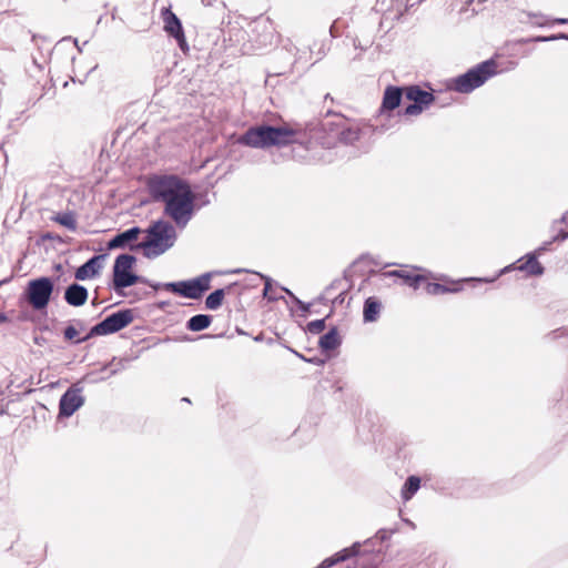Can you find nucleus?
<instances>
[{"mask_svg":"<svg viewBox=\"0 0 568 568\" xmlns=\"http://www.w3.org/2000/svg\"><path fill=\"white\" fill-rule=\"evenodd\" d=\"M146 187L154 201L164 203V213L178 226L184 227L192 219L195 195L190 184L175 174H152Z\"/></svg>","mask_w":568,"mask_h":568,"instance_id":"f257e3e1","label":"nucleus"},{"mask_svg":"<svg viewBox=\"0 0 568 568\" xmlns=\"http://www.w3.org/2000/svg\"><path fill=\"white\" fill-rule=\"evenodd\" d=\"M498 72L497 62L489 59L469 69L466 73L452 79L447 87L455 92L467 94L481 87Z\"/></svg>","mask_w":568,"mask_h":568,"instance_id":"f03ea898","label":"nucleus"},{"mask_svg":"<svg viewBox=\"0 0 568 568\" xmlns=\"http://www.w3.org/2000/svg\"><path fill=\"white\" fill-rule=\"evenodd\" d=\"M133 320L134 314L132 310H121L116 313L109 315L102 322L94 325L91 328L90 333L85 337H83V339H79L78 342H84L92 336L116 333L122 328L126 327L128 325H130L133 322Z\"/></svg>","mask_w":568,"mask_h":568,"instance_id":"7ed1b4c3","label":"nucleus"},{"mask_svg":"<svg viewBox=\"0 0 568 568\" xmlns=\"http://www.w3.org/2000/svg\"><path fill=\"white\" fill-rule=\"evenodd\" d=\"M53 283L49 277H39L28 283L26 295L28 303L34 310H43L50 302Z\"/></svg>","mask_w":568,"mask_h":568,"instance_id":"20e7f679","label":"nucleus"},{"mask_svg":"<svg viewBox=\"0 0 568 568\" xmlns=\"http://www.w3.org/2000/svg\"><path fill=\"white\" fill-rule=\"evenodd\" d=\"M405 98L412 101L403 111L406 116H417L435 102V95L432 91L423 90L416 84L405 87Z\"/></svg>","mask_w":568,"mask_h":568,"instance_id":"39448f33","label":"nucleus"},{"mask_svg":"<svg viewBox=\"0 0 568 568\" xmlns=\"http://www.w3.org/2000/svg\"><path fill=\"white\" fill-rule=\"evenodd\" d=\"M135 257L129 254H121L116 257L113 266V286L115 291L134 285L139 276L132 273Z\"/></svg>","mask_w":568,"mask_h":568,"instance_id":"423d86ee","label":"nucleus"},{"mask_svg":"<svg viewBox=\"0 0 568 568\" xmlns=\"http://www.w3.org/2000/svg\"><path fill=\"white\" fill-rule=\"evenodd\" d=\"M210 288V276L202 275L191 281H182L165 284V290L174 294L187 297L200 298Z\"/></svg>","mask_w":568,"mask_h":568,"instance_id":"0eeeda50","label":"nucleus"},{"mask_svg":"<svg viewBox=\"0 0 568 568\" xmlns=\"http://www.w3.org/2000/svg\"><path fill=\"white\" fill-rule=\"evenodd\" d=\"M148 237L140 244L141 247H153L164 245L169 247L172 245V240L175 237L174 227L165 221H156L146 230Z\"/></svg>","mask_w":568,"mask_h":568,"instance_id":"6e6552de","label":"nucleus"},{"mask_svg":"<svg viewBox=\"0 0 568 568\" xmlns=\"http://www.w3.org/2000/svg\"><path fill=\"white\" fill-rule=\"evenodd\" d=\"M161 18L164 23V31L178 41V44L183 52H187L189 45L182 28V23L176 14L171 10L170 7H166L162 8Z\"/></svg>","mask_w":568,"mask_h":568,"instance_id":"1a4fd4ad","label":"nucleus"},{"mask_svg":"<svg viewBox=\"0 0 568 568\" xmlns=\"http://www.w3.org/2000/svg\"><path fill=\"white\" fill-rule=\"evenodd\" d=\"M83 387L80 383L73 384L61 397L59 403V416L70 417L84 403Z\"/></svg>","mask_w":568,"mask_h":568,"instance_id":"9d476101","label":"nucleus"},{"mask_svg":"<svg viewBox=\"0 0 568 568\" xmlns=\"http://www.w3.org/2000/svg\"><path fill=\"white\" fill-rule=\"evenodd\" d=\"M270 139V125H260L250 128L237 142L250 148L268 149L271 148Z\"/></svg>","mask_w":568,"mask_h":568,"instance_id":"9b49d317","label":"nucleus"},{"mask_svg":"<svg viewBox=\"0 0 568 568\" xmlns=\"http://www.w3.org/2000/svg\"><path fill=\"white\" fill-rule=\"evenodd\" d=\"M383 277H396L402 280L404 285L417 290L423 283L429 280V276L422 273L418 267H403L399 270L388 271L382 273Z\"/></svg>","mask_w":568,"mask_h":568,"instance_id":"f8f14e48","label":"nucleus"},{"mask_svg":"<svg viewBox=\"0 0 568 568\" xmlns=\"http://www.w3.org/2000/svg\"><path fill=\"white\" fill-rule=\"evenodd\" d=\"M331 131L339 129L338 139L341 142L351 144L359 139L361 130L358 126L351 125L348 119L342 114H333V121L327 123Z\"/></svg>","mask_w":568,"mask_h":568,"instance_id":"ddd939ff","label":"nucleus"},{"mask_svg":"<svg viewBox=\"0 0 568 568\" xmlns=\"http://www.w3.org/2000/svg\"><path fill=\"white\" fill-rule=\"evenodd\" d=\"M546 251V247L541 246L535 251V253H530L519 258L514 265L513 268L525 272L529 276H540L544 274V266L538 261V255Z\"/></svg>","mask_w":568,"mask_h":568,"instance_id":"4468645a","label":"nucleus"},{"mask_svg":"<svg viewBox=\"0 0 568 568\" xmlns=\"http://www.w3.org/2000/svg\"><path fill=\"white\" fill-rule=\"evenodd\" d=\"M300 130L292 128L290 124L282 126H270L271 148L285 146L296 141Z\"/></svg>","mask_w":568,"mask_h":568,"instance_id":"2eb2a0df","label":"nucleus"},{"mask_svg":"<svg viewBox=\"0 0 568 568\" xmlns=\"http://www.w3.org/2000/svg\"><path fill=\"white\" fill-rule=\"evenodd\" d=\"M405 97V87L388 85L385 88L379 113H389L400 105L402 98Z\"/></svg>","mask_w":568,"mask_h":568,"instance_id":"dca6fc26","label":"nucleus"},{"mask_svg":"<svg viewBox=\"0 0 568 568\" xmlns=\"http://www.w3.org/2000/svg\"><path fill=\"white\" fill-rule=\"evenodd\" d=\"M101 258H102V256H99V255L93 256L87 263L81 265L75 271V274H74L75 278L79 281H84V280H88V278H91V277H94L95 275H98L101 270Z\"/></svg>","mask_w":568,"mask_h":568,"instance_id":"f3484780","label":"nucleus"},{"mask_svg":"<svg viewBox=\"0 0 568 568\" xmlns=\"http://www.w3.org/2000/svg\"><path fill=\"white\" fill-rule=\"evenodd\" d=\"M424 290L429 295H443L447 293H457L462 290L458 282L432 283L428 280L423 283Z\"/></svg>","mask_w":568,"mask_h":568,"instance_id":"a211bd4d","label":"nucleus"},{"mask_svg":"<svg viewBox=\"0 0 568 568\" xmlns=\"http://www.w3.org/2000/svg\"><path fill=\"white\" fill-rule=\"evenodd\" d=\"M64 298L69 305L82 306L88 300V291L79 284H71L64 293Z\"/></svg>","mask_w":568,"mask_h":568,"instance_id":"6ab92c4d","label":"nucleus"},{"mask_svg":"<svg viewBox=\"0 0 568 568\" xmlns=\"http://www.w3.org/2000/svg\"><path fill=\"white\" fill-rule=\"evenodd\" d=\"M141 230L139 227L129 229L118 235H115L109 243L108 248L113 250L118 247H124L128 243L136 241Z\"/></svg>","mask_w":568,"mask_h":568,"instance_id":"aec40b11","label":"nucleus"},{"mask_svg":"<svg viewBox=\"0 0 568 568\" xmlns=\"http://www.w3.org/2000/svg\"><path fill=\"white\" fill-rule=\"evenodd\" d=\"M382 303L377 297L371 296L364 303L363 316L365 322H375L381 313Z\"/></svg>","mask_w":568,"mask_h":568,"instance_id":"412c9836","label":"nucleus"},{"mask_svg":"<svg viewBox=\"0 0 568 568\" xmlns=\"http://www.w3.org/2000/svg\"><path fill=\"white\" fill-rule=\"evenodd\" d=\"M341 344V338L336 328L329 329L320 338V346L324 351L336 349Z\"/></svg>","mask_w":568,"mask_h":568,"instance_id":"4be33fe9","label":"nucleus"},{"mask_svg":"<svg viewBox=\"0 0 568 568\" xmlns=\"http://www.w3.org/2000/svg\"><path fill=\"white\" fill-rule=\"evenodd\" d=\"M212 323L210 315L199 314L192 316L186 324V327L192 332H200L207 328Z\"/></svg>","mask_w":568,"mask_h":568,"instance_id":"5701e85b","label":"nucleus"},{"mask_svg":"<svg viewBox=\"0 0 568 568\" xmlns=\"http://www.w3.org/2000/svg\"><path fill=\"white\" fill-rule=\"evenodd\" d=\"M51 220L71 231L77 230L75 214L71 211L64 213H58L51 217Z\"/></svg>","mask_w":568,"mask_h":568,"instance_id":"b1692460","label":"nucleus"},{"mask_svg":"<svg viewBox=\"0 0 568 568\" xmlns=\"http://www.w3.org/2000/svg\"><path fill=\"white\" fill-rule=\"evenodd\" d=\"M420 479L417 476H409L402 489V497L404 500H409L413 495L419 489Z\"/></svg>","mask_w":568,"mask_h":568,"instance_id":"393cba45","label":"nucleus"},{"mask_svg":"<svg viewBox=\"0 0 568 568\" xmlns=\"http://www.w3.org/2000/svg\"><path fill=\"white\" fill-rule=\"evenodd\" d=\"M224 295L225 293L222 288L212 292L205 300L206 308L217 310L222 305Z\"/></svg>","mask_w":568,"mask_h":568,"instance_id":"a878e982","label":"nucleus"},{"mask_svg":"<svg viewBox=\"0 0 568 568\" xmlns=\"http://www.w3.org/2000/svg\"><path fill=\"white\" fill-rule=\"evenodd\" d=\"M63 335H64V338H65L67 341L74 342V343H77V344H79V343H80V342H77V341H79V339H80V338H77V337H78V335H79V332H78V329H77L74 326H72V325H69V326H67V327L64 328Z\"/></svg>","mask_w":568,"mask_h":568,"instance_id":"bb28decb","label":"nucleus"},{"mask_svg":"<svg viewBox=\"0 0 568 568\" xmlns=\"http://www.w3.org/2000/svg\"><path fill=\"white\" fill-rule=\"evenodd\" d=\"M307 328L311 333L318 334L325 328L324 320L312 321L307 324Z\"/></svg>","mask_w":568,"mask_h":568,"instance_id":"cd10ccee","label":"nucleus"},{"mask_svg":"<svg viewBox=\"0 0 568 568\" xmlns=\"http://www.w3.org/2000/svg\"><path fill=\"white\" fill-rule=\"evenodd\" d=\"M346 551L347 550H344L343 555L337 554L336 558H327V559H325L323 561V565H325L326 567H331V566L335 565L338 561L345 560L348 557V554Z\"/></svg>","mask_w":568,"mask_h":568,"instance_id":"c85d7f7f","label":"nucleus"},{"mask_svg":"<svg viewBox=\"0 0 568 568\" xmlns=\"http://www.w3.org/2000/svg\"><path fill=\"white\" fill-rule=\"evenodd\" d=\"M568 237V233H562L560 236H557L555 240H565Z\"/></svg>","mask_w":568,"mask_h":568,"instance_id":"c756f323","label":"nucleus"},{"mask_svg":"<svg viewBox=\"0 0 568 568\" xmlns=\"http://www.w3.org/2000/svg\"><path fill=\"white\" fill-rule=\"evenodd\" d=\"M7 316L4 314H0V324L7 321Z\"/></svg>","mask_w":568,"mask_h":568,"instance_id":"7c9ffc66","label":"nucleus"}]
</instances>
